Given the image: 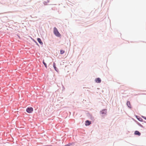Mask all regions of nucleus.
I'll list each match as a JSON object with an SVG mask.
<instances>
[{
    "label": "nucleus",
    "instance_id": "obj_1",
    "mask_svg": "<svg viewBox=\"0 0 146 146\" xmlns=\"http://www.w3.org/2000/svg\"><path fill=\"white\" fill-rule=\"evenodd\" d=\"M54 33L56 36L58 37H60L61 36V35L58 32L57 28L55 27L54 28Z\"/></svg>",
    "mask_w": 146,
    "mask_h": 146
},
{
    "label": "nucleus",
    "instance_id": "obj_2",
    "mask_svg": "<svg viewBox=\"0 0 146 146\" xmlns=\"http://www.w3.org/2000/svg\"><path fill=\"white\" fill-rule=\"evenodd\" d=\"M33 108L32 107L28 108H27L26 109L27 111L29 113H30L32 112L33 111Z\"/></svg>",
    "mask_w": 146,
    "mask_h": 146
},
{
    "label": "nucleus",
    "instance_id": "obj_3",
    "mask_svg": "<svg viewBox=\"0 0 146 146\" xmlns=\"http://www.w3.org/2000/svg\"><path fill=\"white\" fill-rule=\"evenodd\" d=\"M100 113L102 114H106L107 113V110L106 109L103 110L100 112Z\"/></svg>",
    "mask_w": 146,
    "mask_h": 146
},
{
    "label": "nucleus",
    "instance_id": "obj_4",
    "mask_svg": "<svg viewBox=\"0 0 146 146\" xmlns=\"http://www.w3.org/2000/svg\"><path fill=\"white\" fill-rule=\"evenodd\" d=\"M95 80V82L97 83H100L101 82V80L99 78H96Z\"/></svg>",
    "mask_w": 146,
    "mask_h": 146
},
{
    "label": "nucleus",
    "instance_id": "obj_5",
    "mask_svg": "<svg viewBox=\"0 0 146 146\" xmlns=\"http://www.w3.org/2000/svg\"><path fill=\"white\" fill-rule=\"evenodd\" d=\"M91 121L88 120H87L85 122V125L86 126L89 125L91 124Z\"/></svg>",
    "mask_w": 146,
    "mask_h": 146
},
{
    "label": "nucleus",
    "instance_id": "obj_6",
    "mask_svg": "<svg viewBox=\"0 0 146 146\" xmlns=\"http://www.w3.org/2000/svg\"><path fill=\"white\" fill-rule=\"evenodd\" d=\"M134 134L135 135L140 136L141 135V133L139 131H136L135 132Z\"/></svg>",
    "mask_w": 146,
    "mask_h": 146
},
{
    "label": "nucleus",
    "instance_id": "obj_7",
    "mask_svg": "<svg viewBox=\"0 0 146 146\" xmlns=\"http://www.w3.org/2000/svg\"><path fill=\"white\" fill-rule=\"evenodd\" d=\"M37 40L38 42L41 44H42V42L41 41V40L40 38H37Z\"/></svg>",
    "mask_w": 146,
    "mask_h": 146
},
{
    "label": "nucleus",
    "instance_id": "obj_8",
    "mask_svg": "<svg viewBox=\"0 0 146 146\" xmlns=\"http://www.w3.org/2000/svg\"><path fill=\"white\" fill-rule=\"evenodd\" d=\"M127 106L129 108H131V106L130 105V102H129V101L127 102Z\"/></svg>",
    "mask_w": 146,
    "mask_h": 146
},
{
    "label": "nucleus",
    "instance_id": "obj_9",
    "mask_svg": "<svg viewBox=\"0 0 146 146\" xmlns=\"http://www.w3.org/2000/svg\"><path fill=\"white\" fill-rule=\"evenodd\" d=\"M53 67H54V69L55 70H56V71H57L56 70L57 68L56 66V65H55V64L54 62V64H53Z\"/></svg>",
    "mask_w": 146,
    "mask_h": 146
},
{
    "label": "nucleus",
    "instance_id": "obj_10",
    "mask_svg": "<svg viewBox=\"0 0 146 146\" xmlns=\"http://www.w3.org/2000/svg\"><path fill=\"white\" fill-rule=\"evenodd\" d=\"M43 63L44 64V65L45 66V67L46 68H47V65L46 64V63L45 62H44V60H43Z\"/></svg>",
    "mask_w": 146,
    "mask_h": 146
},
{
    "label": "nucleus",
    "instance_id": "obj_11",
    "mask_svg": "<svg viewBox=\"0 0 146 146\" xmlns=\"http://www.w3.org/2000/svg\"><path fill=\"white\" fill-rule=\"evenodd\" d=\"M65 52L63 50H60V54H63V53H64Z\"/></svg>",
    "mask_w": 146,
    "mask_h": 146
},
{
    "label": "nucleus",
    "instance_id": "obj_12",
    "mask_svg": "<svg viewBox=\"0 0 146 146\" xmlns=\"http://www.w3.org/2000/svg\"><path fill=\"white\" fill-rule=\"evenodd\" d=\"M136 117H137V119H138V120H139V121H141V120H142V119H141V118H138L137 117V116H136Z\"/></svg>",
    "mask_w": 146,
    "mask_h": 146
},
{
    "label": "nucleus",
    "instance_id": "obj_13",
    "mask_svg": "<svg viewBox=\"0 0 146 146\" xmlns=\"http://www.w3.org/2000/svg\"><path fill=\"white\" fill-rule=\"evenodd\" d=\"M143 118L146 120V117H143Z\"/></svg>",
    "mask_w": 146,
    "mask_h": 146
}]
</instances>
